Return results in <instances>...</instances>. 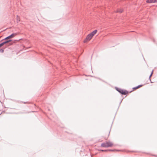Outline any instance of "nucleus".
<instances>
[{
	"instance_id": "obj_13",
	"label": "nucleus",
	"mask_w": 157,
	"mask_h": 157,
	"mask_svg": "<svg viewBox=\"0 0 157 157\" xmlns=\"http://www.w3.org/2000/svg\"><path fill=\"white\" fill-rule=\"evenodd\" d=\"M101 151H104V150H101Z\"/></svg>"
},
{
	"instance_id": "obj_7",
	"label": "nucleus",
	"mask_w": 157,
	"mask_h": 157,
	"mask_svg": "<svg viewBox=\"0 0 157 157\" xmlns=\"http://www.w3.org/2000/svg\"><path fill=\"white\" fill-rule=\"evenodd\" d=\"M123 10L121 9H119L118 10H117L116 11V12H118L120 13H122L123 12Z\"/></svg>"
},
{
	"instance_id": "obj_2",
	"label": "nucleus",
	"mask_w": 157,
	"mask_h": 157,
	"mask_svg": "<svg viewBox=\"0 0 157 157\" xmlns=\"http://www.w3.org/2000/svg\"><path fill=\"white\" fill-rule=\"evenodd\" d=\"M113 146V143L110 141H107L102 144L101 146L103 147H112Z\"/></svg>"
},
{
	"instance_id": "obj_3",
	"label": "nucleus",
	"mask_w": 157,
	"mask_h": 157,
	"mask_svg": "<svg viewBox=\"0 0 157 157\" xmlns=\"http://www.w3.org/2000/svg\"><path fill=\"white\" fill-rule=\"evenodd\" d=\"M17 35V33H14L12 34L10 36L6 37L5 39V40H7L9 39H11L12 38L14 37H15V36H16Z\"/></svg>"
},
{
	"instance_id": "obj_9",
	"label": "nucleus",
	"mask_w": 157,
	"mask_h": 157,
	"mask_svg": "<svg viewBox=\"0 0 157 157\" xmlns=\"http://www.w3.org/2000/svg\"><path fill=\"white\" fill-rule=\"evenodd\" d=\"M4 45V44L3 43H2L1 44H0V48L3 45Z\"/></svg>"
},
{
	"instance_id": "obj_1",
	"label": "nucleus",
	"mask_w": 157,
	"mask_h": 157,
	"mask_svg": "<svg viewBox=\"0 0 157 157\" xmlns=\"http://www.w3.org/2000/svg\"><path fill=\"white\" fill-rule=\"evenodd\" d=\"M97 30H95L87 35L86 39L84 40V42L86 43L88 42L92 38L93 36L96 33Z\"/></svg>"
},
{
	"instance_id": "obj_5",
	"label": "nucleus",
	"mask_w": 157,
	"mask_h": 157,
	"mask_svg": "<svg viewBox=\"0 0 157 157\" xmlns=\"http://www.w3.org/2000/svg\"><path fill=\"white\" fill-rule=\"evenodd\" d=\"M146 2L148 3L157 2V0H147Z\"/></svg>"
},
{
	"instance_id": "obj_11",
	"label": "nucleus",
	"mask_w": 157,
	"mask_h": 157,
	"mask_svg": "<svg viewBox=\"0 0 157 157\" xmlns=\"http://www.w3.org/2000/svg\"><path fill=\"white\" fill-rule=\"evenodd\" d=\"M0 51H1V52H3L4 51L3 50H0Z\"/></svg>"
},
{
	"instance_id": "obj_6",
	"label": "nucleus",
	"mask_w": 157,
	"mask_h": 157,
	"mask_svg": "<svg viewBox=\"0 0 157 157\" xmlns=\"http://www.w3.org/2000/svg\"><path fill=\"white\" fill-rule=\"evenodd\" d=\"M143 86V85H139L136 87H133L132 88V89L133 90H136V89L140 88V87H142Z\"/></svg>"
},
{
	"instance_id": "obj_4",
	"label": "nucleus",
	"mask_w": 157,
	"mask_h": 157,
	"mask_svg": "<svg viewBox=\"0 0 157 157\" xmlns=\"http://www.w3.org/2000/svg\"><path fill=\"white\" fill-rule=\"evenodd\" d=\"M118 91L121 94L124 95L128 93V92L127 91L122 90H119Z\"/></svg>"
},
{
	"instance_id": "obj_12",
	"label": "nucleus",
	"mask_w": 157,
	"mask_h": 157,
	"mask_svg": "<svg viewBox=\"0 0 157 157\" xmlns=\"http://www.w3.org/2000/svg\"><path fill=\"white\" fill-rule=\"evenodd\" d=\"M13 44V43H11L10 44V45H12Z\"/></svg>"
},
{
	"instance_id": "obj_8",
	"label": "nucleus",
	"mask_w": 157,
	"mask_h": 157,
	"mask_svg": "<svg viewBox=\"0 0 157 157\" xmlns=\"http://www.w3.org/2000/svg\"><path fill=\"white\" fill-rule=\"evenodd\" d=\"M12 41L11 40H9L6 41L5 42H3V43L4 44H6V43H8L10 42V41Z\"/></svg>"
},
{
	"instance_id": "obj_10",
	"label": "nucleus",
	"mask_w": 157,
	"mask_h": 157,
	"mask_svg": "<svg viewBox=\"0 0 157 157\" xmlns=\"http://www.w3.org/2000/svg\"><path fill=\"white\" fill-rule=\"evenodd\" d=\"M18 41V40H14L13 41V43H16V42H17Z\"/></svg>"
}]
</instances>
